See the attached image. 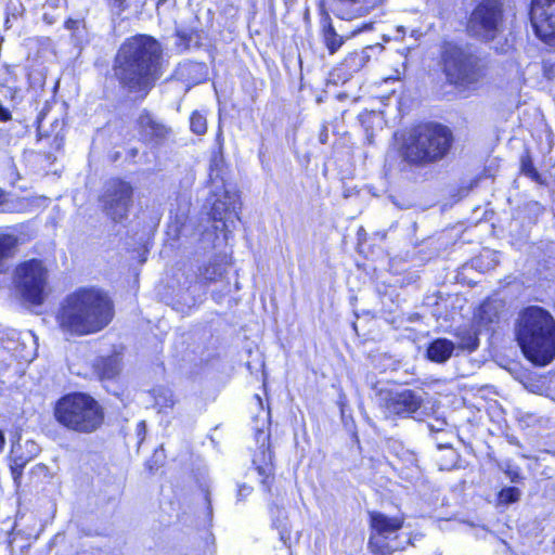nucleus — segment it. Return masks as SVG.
I'll list each match as a JSON object with an SVG mask.
<instances>
[{
    "instance_id": "f257e3e1",
    "label": "nucleus",
    "mask_w": 555,
    "mask_h": 555,
    "mask_svg": "<svg viewBox=\"0 0 555 555\" xmlns=\"http://www.w3.org/2000/svg\"><path fill=\"white\" fill-rule=\"evenodd\" d=\"M162 56L160 44L152 37L138 35L119 48L113 72L120 87L143 99L154 87Z\"/></svg>"
},
{
    "instance_id": "f03ea898",
    "label": "nucleus",
    "mask_w": 555,
    "mask_h": 555,
    "mask_svg": "<svg viewBox=\"0 0 555 555\" xmlns=\"http://www.w3.org/2000/svg\"><path fill=\"white\" fill-rule=\"evenodd\" d=\"M114 318V305L98 287H79L61 301L56 312L60 330L70 336H87L104 330Z\"/></svg>"
},
{
    "instance_id": "7ed1b4c3",
    "label": "nucleus",
    "mask_w": 555,
    "mask_h": 555,
    "mask_svg": "<svg viewBox=\"0 0 555 555\" xmlns=\"http://www.w3.org/2000/svg\"><path fill=\"white\" fill-rule=\"evenodd\" d=\"M517 341L525 357L533 364L545 366L555 358V321L540 307H528L519 315Z\"/></svg>"
},
{
    "instance_id": "20e7f679",
    "label": "nucleus",
    "mask_w": 555,
    "mask_h": 555,
    "mask_svg": "<svg viewBox=\"0 0 555 555\" xmlns=\"http://www.w3.org/2000/svg\"><path fill=\"white\" fill-rule=\"evenodd\" d=\"M216 143L218 151L214 153L210 159L209 172L210 191L208 202L211 204L210 216L215 221L222 222V229L230 232L240 220L237 209L241 208V203L237 192L227 184L223 177L221 167L224 139L220 127L216 135Z\"/></svg>"
},
{
    "instance_id": "39448f33",
    "label": "nucleus",
    "mask_w": 555,
    "mask_h": 555,
    "mask_svg": "<svg viewBox=\"0 0 555 555\" xmlns=\"http://www.w3.org/2000/svg\"><path fill=\"white\" fill-rule=\"evenodd\" d=\"M54 415L64 427L81 434L95 431L104 421V412L99 402L81 392L61 398L55 405Z\"/></svg>"
},
{
    "instance_id": "423d86ee",
    "label": "nucleus",
    "mask_w": 555,
    "mask_h": 555,
    "mask_svg": "<svg viewBox=\"0 0 555 555\" xmlns=\"http://www.w3.org/2000/svg\"><path fill=\"white\" fill-rule=\"evenodd\" d=\"M452 141V132L442 125L418 126L404 145V159L416 165L437 162L447 155Z\"/></svg>"
},
{
    "instance_id": "0eeeda50",
    "label": "nucleus",
    "mask_w": 555,
    "mask_h": 555,
    "mask_svg": "<svg viewBox=\"0 0 555 555\" xmlns=\"http://www.w3.org/2000/svg\"><path fill=\"white\" fill-rule=\"evenodd\" d=\"M447 80L459 89L475 88L483 76L479 59L467 49L448 42L441 53Z\"/></svg>"
},
{
    "instance_id": "6e6552de",
    "label": "nucleus",
    "mask_w": 555,
    "mask_h": 555,
    "mask_svg": "<svg viewBox=\"0 0 555 555\" xmlns=\"http://www.w3.org/2000/svg\"><path fill=\"white\" fill-rule=\"evenodd\" d=\"M404 519L399 516H388L380 512H370L371 534L369 547L379 555H391L396 551L404 550L410 539L401 540L399 531Z\"/></svg>"
},
{
    "instance_id": "1a4fd4ad",
    "label": "nucleus",
    "mask_w": 555,
    "mask_h": 555,
    "mask_svg": "<svg viewBox=\"0 0 555 555\" xmlns=\"http://www.w3.org/2000/svg\"><path fill=\"white\" fill-rule=\"evenodd\" d=\"M467 30L482 41H492L504 31L503 4L499 0H482L472 12Z\"/></svg>"
},
{
    "instance_id": "9d476101",
    "label": "nucleus",
    "mask_w": 555,
    "mask_h": 555,
    "mask_svg": "<svg viewBox=\"0 0 555 555\" xmlns=\"http://www.w3.org/2000/svg\"><path fill=\"white\" fill-rule=\"evenodd\" d=\"M49 272L41 260L30 259L16 268V286L23 298L41 305L49 295Z\"/></svg>"
},
{
    "instance_id": "9b49d317",
    "label": "nucleus",
    "mask_w": 555,
    "mask_h": 555,
    "mask_svg": "<svg viewBox=\"0 0 555 555\" xmlns=\"http://www.w3.org/2000/svg\"><path fill=\"white\" fill-rule=\"evenodd\" d=\"M132 186L128 182L119 179L106 182L100 198L104 214L114 222L126 219L132 205Z\"/></svg>"
},
{
    "instance_id": "f8f14e48",
    "label": "nucleus",
    "mask_w": 555,
    "mask_h": 555,
    "mask_svg": "<svg viewBox=\"0 0 555 555\" xmlns=\"http://www.w3.org/2000/svg\"><path fill=\"white\" fill-rule=\"evenodd\" d=\"M530 21L541 40L555 44V0H532Z\"/></svg>"
},
{
    "instance_id": "ddd939ff",
    "label": "nucleus",
    "mask_w": 555,
    "mask_h": 555,
    "mask_svg": "<svg viewBox=\"0 0 555 555\" xmlns=\"http://www.w3.org/2000/svg\"><path fill=\"white\" fill-rule=\"evenodd\" d=\"M422 404V399L410 389L402 391H383L380 393V408L385 417H406L416 412Z\"/></svg>"
},
{
    "instance_id": "4468645a",
    "label": "nucleus",
    "mask_w": 555,
    "mask_h": 555,
    "mask_svg": "<svg viewBox=\"0 0 555 555\" xmlns=\"http://www.w3.org/2000/svg\"><path fill=\"white\" fill-rule=\"evenodd\" d=\"M3 339H5V349L9 350L12 360L30 362L35 359L37 338L31 332H12L5 337L3 336Z\"/></svg>"
},
{
    "instance_id": "2eb2a0df",
    "label": "nucleus",
    "mask_w": 555,
    "mask_h": 555,
    "mask_svg": "<svg viewBox=\"0 0 555 555\" xmlns=\"http://www.w3.org/2000/svg\"><path fill=\"white\" fill-rule=\"evenodd\" d=\"M269 434L262 429H258L256 433V441L259 444L261 459L259 455H255L253 463L256 465L258 475L262 477L261 482L263 485L268 483L272 475V453L269 449Z\"/></svg>"
},
{
    "instance_id": "dca6fc26",
    "label": "nucleus",
    "mask_w": 555,
    "mask_h": 555,
    "mask_svg": "<svg viewBox=\"0 0 555 555\" xmlns=\"http://www.w3.org/2000/svg\"><path fill=\"white\" fill-rule=\"evenodd\" d=\"M138 126L141 135L151 142L160 143L164 141L169 129L162 122H159L152 114L147 111L141 112L138 117Z\"/></svg>"
},
{
    "instance_id": "f3484780",
    "label": "nucleus",
    "mask_w": 555,
    "mask_h": 555,
    "mask_svg": "<svg viewBox=\"0 0 555 555\" xmlns=\"http://www.w3.org/2000/svg\"><path fill=\"white\" fill-rule=\"evenodd\" d=\"M502 302L494 299H488L481 304L476 315L477 326L491 330V326L499 322Z\"/></svg>"
},
{
    "instance_id": "a211bd4d",
    "label": "nucleus",
    "mask_w": 555,
    "mask_h": 555,
    "mask_svg": "<svg viewBox=\"0 0 555 555\" xmlns=\"http://www.w3.org/2000/svg\"><path fill=\"white\" fill-rule=\"evenodd\" d=\"M322 37L325 47L331 54H334L345 42L348 36L337 34L332 25L330 14L325 11L322 12L321 17Z\"/></svg>"
},
{
    "instance_id": "6ab92c4d",
    "label": "nucleus",
    "mask_w": 555,
    "mask_h": 555,
    "mask_svg": "<svg viewBox=\"0 0 555 555\" xmlns=\"http://www.w3.org/2000/svg\"><path fill=\"white\" fill-rule=\"evenodd\" d=\"M31 459H33V455H25L23 452H21L20 444L12 446V449H11L8 460H9L10 473H11V476H12V479L14 481L16 489H18L21 487L23 470Z\"/></svg>"
},
{
    "instance_id": "aec40b11",
    "label": "nucleus",
    "mask_w": 555,
    "mask_h": 555,
    "mask_svg": "<svg viewBox=\"0 0 555 555\" xmlns=\"http://www.w3.org/2000/svg\"><path fill=\"white\" fill-rule=\"evenodd\" d=\"M225 266L217 258L210 259L207 263L198 267L196 280L203 285L217 282L223 278Z\"/></svg>"
},
{
    "instance_id": "412c9836",
    "label": "nucleus",
    "mask_w": 555,
    "mask_h": 555,
    "mask_svg": "<svg viewBox=\"0 0 555 555\" xmlns=\"http://www.w3.org/2000/svg\"><path fill=\"white\" fill-rule=\"evenodd\" d=\"M455 349V344L447 338H437L429 344L426 354L427 358L436 363L448 361Z\"/></svg>"
},
{
    "instance_id": "4be33fe9",
    "label": "nucleus",
    "mask_w": 555,
    "mask_h": 555,
    "mask_svg": "<svg viewBox=\"0 0 555 555\" xmlns=\"http://www.w3.org/2000/svg\"><path fill=\"white\" fill-rule=\"evenodd\" d=\"M94 370L100 378L113 379L121 370V359L118 354L100 357L94 362Z\"/></svg>"
},
{
    "instance_id": "5701e85b",
    "label": "nucleus",
    "mask_w": 555,
    "mask_h": 555,
    "mask_svg": "<svg viewBox=\"0 0 555 555\" xmlns=\"http://www.w3.org/2000/svg\"><path fill=\"white\" fill-rule=\"evenodd\" d=\"M479 331L475 326L460 327L455 337L457 339V348L468 352L475 351L479 347Z\"/></svg>"
},
{
    "instance_id": "b1692460",
    "label": "nucleus",
    "mask_w": 555,
    "mask_h": 555,
    "mask_svg": "<svg viewBox=\"0 0 555 555\" xmlns=\"http://www.w3.org/2000/svg\"><path fill=\"white\" fill-rule=\"evenodd\" d=\"M64 26L72 33V39L76 46L87 41L88 31L83 20L68 18Z\"/></svg>"
},
{
    "instance_id": "393cba45",
    "label": "nucleus",
    "mask_w": 555,
    "mask_h": 555,
    "mask_svg": "<svg viewBox=\"0 0 555 555\" xmlns=\"http://www.w3.org/2000/svg\"><path fill=\"white\" fill-rule=\"evenodd\" d=\"M369 55L366 54L365 51H354L349 53L345 57L344 62L341 63V66L344 67V69H346L348 74H352L359 72L365 65Z\"/></svg>"
},
{
    "instance_id": "a878e982",
    "label": "nucleus",
    "mask_w": 555,
    "mask_h": 555,
    "mask_svg": "<svg viewBox=\"0 0 555 555\" xmlns=\"http://www.w3.org/2000/svg\"><path fill=\"white\" fill-rule=\"evenodd\" d=\"M152 395L155 401V405H157L159 410L171 409L176 403L171 389L167 387H155L152 390Z\"/></svg>"
},
{
    "instance_id": "bb28decb",
    "label": "nucleus",
    "mask_w": 555,
    "mask_h": 555,
    "mask_svg": "<svg viewBox=\"0 0 555 555\" xmlns=\"http://www.w3.org/2000/svg\"><path fill=\"white\" fill-rule=\"evenodd\" d=\"M179 38V44L183 46L185 49L191 48L192 46L198 47L199 44V35L192 29H181L177 33Z\"/></svg>"
},
{
    "instance_id": "cd10ccee",
    "label": "nucleus",
    "mask_w": 555,
    "mask_h": 555,
    "mask_svg": "<svg viewBox=\"0 0 555 555\" xmlns=\"http://www.w3.org/2000/svg\"><path fill=\"white\" fill-rule=\"evenodd\" d=\"M12 246L13 241L10 236L0 235V272H3L7 268V260Z\"/></svg>"
},
{
    "instance_id": "c85d7f7f",
    "label": "nucleus",
    "mask_w": 555,
    "mask_h": 555,
    "mask_svg": "<svg viewBox=\"0 0 555 555\" xmlns=\"http://www.w3.org/2000/svg\"><path fill=\"white\" fill-rule=\"evenodd\" d=\"M521 172L529 177L531 180L535 182H541V176L538 170L534 168L533 163L530 156L526 155L521 157Z\"/></svg>"
},
{
    "instance_id": "c756f323",
    "label": "nucleus",
    "mask_w": 555,
    "mask_h": 555,
    "mask_svg": "<svg viewBox=\"0 0 555 555\" xmlns=\"http://www.w3.org/2000/svg\"><path fill=\"white\" fill-rule=\"evenodd\" d=\"M191 130L196 134H203L207 130L206 117L198 112H194L190 118Z\"/></svg>"
},
{
    "instance_id": "7c9ffc66",
    "label": "nucleus",
    "mask_w": 555,
    "mask_h": 555,
    "mask_svg": "<svg viewBox=\"0 0 555 555\" xmlns=\"http://www.w3.org/2000/svg\"><path fill=\"white\" fill-rule=\"evenodd\" d=\"M273 526L279 530L280 539L284 543V545L288 546V542L291 540V530L285 517L281 519L276 517L273 519Z\"/></svg>"
},
{
    "instance_id": "2f4dec72",
    "label": "nucleus",
    "mask_w": 555,
    "mask_h": 555,
    "mask_svg": "<svg viewBox=\"0 0 555 555\" xmlns=\"http://www.w3.org/2000/svg\"><path fill=\"white\" fill-rule=\"evenodd\" d=\"M519 498L520 491L515 487L504 488L499 493V500L505 504L515 503L519 500Z\"/></svg>"
},
{
    "instance_id": "473e14b6",
    "label": "nucleus",
    "mask_w": 555,
    "mask_h": 555,
    "mask_svg": "<svg viewBox=\"0 0 555 555\" xmlns=\"http://www.w3.org/2000/svg\"><path fill=\"white\" fill-rule=\"evenodd\" d=\"M3 164L8 171V176L12 180V182L17 181L20 179V173L17 171V167L14 163L13 157H11L10 155H5L3 158Z\"/></svg>"
},
{
    "instance_id": "72a5a7b5",
    "label": "nucleus",
    "mask_w": 555,
    "mask_h": 555,
    "mask_svg": "<svg viewBox=\"0 0 555 555\" xmlns=\"http://www.w3.org/2000/svg\"><path fill=\"white\" fill-rule=\"evenodd\" d=\"M12 361L9 350L5 349V339L0 335V370L10 366Z\"/></svg>"
},
{
    "instance_id": "f704fd0d",
    "label": "nucleus",
    "mask_w": 555,
    "mask_h": 555,
    "mask_svg": "<svg viewBox=\"0 0 555 555\" xmlns=\"http://www.w3.org/2000/svg\"><path fill=\"white\" fill-rule=\"evenodd\" d=\"M111 11L114 15L119 16L128 7L127 0H108Z\"/></svg>"
},
{
    "instance_id": "c9c22d12",
    "label": "nucleus",
    "mask_w": 555,
    "mask_h": 555,
    "mask_svg": "<svg viewBox=\"0 0 555 555\" xmlns=\"http://www.w3.org/2000/svg\"><path fill=\"white\" fill-rule=\"evenodd\" d=\"M253 491V488L250 486H247V485H242L238 487V490H237V500L241 501L243 500L244 498L248 496Z\"/></svg>"
},
{
    "instance_id": "e433bc0d",
    "label": "nucleus",
    "mask_w": 555,
    "mask_h": 555,
    "mask_svg": "<svg viewBox=\"0 0 555 555\" xmlns=\"http://www.w3.org/2000/svg\"><path fill=\"white\" fill-rule=\"evenodd\" d=\"M65 0H47L43 8L46 11L49 9H57L61 8Z\"/></svg>"
},
{
    "instance_id": "4c0bfd02",
    "label": "nucleus",
    "mask_w": 555,
    "mask_h": 555,
    "mask_svg": "<svg viewBox=\"0 0 555 555\" xmlns=\"http://www.w3.org/2000/svg\"><path fill=\"white\" fill-rule=\"evenodd\" d=\"M57 20V16L53 15V14H50L48 11H44L43 13V21L49 24V25H52L55 23V21Z\"/></svg>"
},
{
    "instance_id": "58836bf2",
    "label": "nucleus",
    "mask_w": 555,
    "mask_h": 555,
    "mask_svg": "<svg viewBox=\"0 0 555 555\" xmlns=\"http://www.w3.org/2000/svg\"><path fill=\"white\" fill-rule=\"evenodd\" d=\"M47 472H48V467L43 464H37L31 469L33 474H46Z\"/></svg>"
},
{
    "instance_id": "ea45409f",
    "label": "nucleus",
    "mask_w": 555,
    "mask_h": 555,
    "mask_svg": "<svg viewBox=\"0 0 555 555\" xmlns=\"http://www.w3.org/2000/svg\"><path fill=\"white\" fill-rule=\"evenodd\" d=\"M334 13H335V15H336V16H338V17H340V18H343V20H350V18H352V17H353V16H352V15H350V14H344V13H341V12H340V11H338L337 9H334Z\"/></svg>"
},
{
    "instance_id": "a19ab883",
    "label": "nucleus",
    "mask_w": 555,
    "mask_h": 555,
    "mask_svg": "<svg viewBox=\"0 0 555 555\" xmlns=\"http://www.w3.org/2000/svg\"><path fill=\"white\" fill-rule=\"evenodd\" d=\"M327 137H328V134H327V130H326V129H324V130L321 132V134H320V142H321V143H325V142L327 141Z\"/></svg>"
},
{
    "instance_id": "79ce46f5",
    "label": "nucleus",
    "mask_w": 555,
    "mask_h": 555,
    "mask_svg": "<svg viewBox=\"0 0 555 555\" xmlns=\"http://www.w3.org/2000/svg\"><path fill=\"white\" fill-rule=\"evenodd\" d=\"M5 444V437L2 430H0V452L3 450Z\"/></svg>"
},
{
    "instance_id": "37998d69",
    "label": "nucleus",
    "mask_w": 555,
    "mask_h": 555,
    "mask_svg": "<svg viewBox=\"0 0 555 555\" xmlns=\"http://www.w3.org/2000/svg\"><path fill=\"white\" fill-rule=\"evenodd\" d=\"M205 501L207 503V507H208L209 512H211V502H210V494H209V492L205 493Z\"/></svg>"
},
{
    "instance_id": "c03bdc74",
    "label": "nucleus",
    "mask_w": 555,
    "mask_h": 555,
    "mask_svg": "<svg viewBox=\"0 0 555 555\" xmlns=\"http://www.w3.org/2000/svg\"><path fill=\"white\" fill-rule=\"evenodd\" d=\"M512 481L516 482L517 481V477H518V474L517 473H508Z\"/></svg>"
},
{
    "instance_id": "a18cd8bd",
    "label": "nucleus",
    "mask_w": 555,
    "mask_h": 555,
    "mask_svg": "<svg viewBox=\"0 0 555 555\" xmlns=\"http://www.w3.org/2000/svg\"><path fill=\"white\" fill-rule=\"evenodd\" d=\"M4 203V192L2 189H0V206H2Z\"/></svg>"
},
{
    "instance_id": "49530a36",
    "label": "nucleus",
    "mask_w": 555,
    "mask_h": 555,
    "mask_svg": "<svg viewBox=\"0 0 555 555\" xmlns=\"http://www.w3.org/2000/svg\"><path fill=\"white\" fill-rule=\"evenodd\" d=\"M270 512H271V514H274L275 512H276V513H279V514H281V511L279 509V507H278V506L271 507V508H270Z\"/></svg>"
},
{
    "instance_id": "de8ad7c7",
    "label": "nucleus",
    "mask_w": 555,
    "mask_h": 555,
    "mask_svg": "<svg viewBox=\"0 0 555 555\" xmlns=\"http://www.w3.org/2000/svg\"><path fill=\"white\" fill-rule=\"evenodd\" d=\"M26 446H30L31 448H35V443L33 441H26Z\"/></svg>"
}]
</instances>
